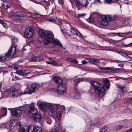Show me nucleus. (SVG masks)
Returning a JSON list of instances; mask_svg holds the SVG:
<instances>
[{"instance_id": "nucleus-47", "label": "nucleus", "mask_w": 132, "mask_h": 132, "mask_svg": "<svg viewBox=\"0 0 132 132\" xmlns=\"http://www.w3.org/2000/svg\"><path fill=\"white\" fill-rule=\"evenodd\" d=\"M31 13L29 11H27L25 13V14H24L25 15H28V16H29L28 17H29L30 16H31Z\"/></svg>"}, {"instance_id": "nucleus-57", "label": "nucleus", "mask_w": 132, "mask_h": 132, "mask_svg": "<svg viewBox=\"0 0 132 132\" xmlns=\"http://www.w3.org/2000/svg\"><path fill=\"white\" fill-rule=\"evenodd\" d=\"M2 25L3 26V27L5 28H6V25L7 24L6 23H4L3 24H2Z\"/></svg>"}, {"instance_id": "nucleus-12", "label": "nucleus", "mask_w": 132, "mask_h": 132, "mask_svg": "<svg viewBox=\"0 0 132 132\" xmlns=\"http://www.w3.org/2000/svg\"><path fill=\"white\" fill-rule=\"evenodd\" d=\"M7 114V108H3L0 109V119L6 116Z\"/></svg>"}, {"instance_id": "nucleus-33", "label": "nucleus", "mask_w": 132, "mask_h": 132, "mask_svg": "<svg viewBox=\"0 0 132 132\" xmlns=\"http://www.w3.org/2000/svg\"><path fill=\"white\" fill-rule=\"evenodd\" d=\"M99 60L98 59H89V61L91 63L95 64L98 63Z\"/></svg>"}, {"instance_id": "nucleus-50", "label": "nucleus", "mask_w": 132, "mask_h": 132, "mask_svg": "<svg viewBox=\"0 0 132 132\" xmlns=\"http://www.w3.org/2000/svg\"><path fill=\"white\" fill-rule=\"evenodd\" d=\"M59 109L61 111H63L65 110L64 106L63 105L61 106L60 105V107L59 108Z\"/></svg>"}, {"instance_id": "nucleus-60", "label": "nucleus", "mask_w": 132, "mask_h": 132, "mask_svg": "<svg viewBox=\"0 0 132 132\" xmlns=\"http://www.w3.org/2000/svg\"><path fill=\"white\" fill-rule=\"evenodd\" d=\"M61 31L62 32H65V33H66L67 31L66 30H65V29H61Z\"/></svg>"}, {"instance_id": "nucleus-14", "label": "nucleus", "mask_w": 132, "mask_h": 132, "mask_svg": "<svg viewBox=\"0 0 132 132\" xmlns=\"http://www.w3.org/2000/svg\"><path fill=\"white\" fill-rule=\"evenodd\" d=\"M99 23L101 25L104 26H107L108 24V22L106 19H103L100 20L98 21Z\"/></svg>"}, {"instance_id": "nucleus-11", "label": "nucleus", "mask_w": 132, "mask_h": 132, "mask_svg": "<svg viewBox=\"0 0 132 132\" xmlns=\"http://www.w3.org/2000/svg\"><path fill=\"white\" fill-rule=\"evenodd\" d=\"M51 113H48L47 112H46L44 113V117L46 119V121L47 123L50 124L51 123V119L50 117V116L52 114Z\"/></svg>"}, {"instance_id": "nucleus-37", "label": "nucleus", "mask_w": 132, "mask_h": 132, "mask_svg": "<svg viewBox=\"0 0 132 132\" xmlns=\"http://www.w3.org/2000/svg\"><path fill=\"white\" fill-rule=\"evenodd\" d=\"M19 126L20 127V128L19 129V130L18 132H25V128L23 127H21L19 123Z\"/></svg>"}, {"instance_id": "nucleus-25", "label": "nucleus", "mask_w": 132, "mask_h": 132, "mask_svg": "<svg viewBox=\"0 0 132 132\" xmlns=\"http://www.w3.org/2000/svg\"><path fill=\"white\" fill-rule=\"evenodd\" d=\"M52 43H53L54 45H57L61 47L62 48H63V46L62 44L57 39L53 40V39Z\"/></svg>"}, {"instance_id": "nucleus-28", "label": "nucleus", "mask_w": 132, "mask_h": 132, "mask_svg": "<svg viewBox=\"0 0 132 132\" xmlns=\"http://www.w3.org/2000/svg\"><path fill=\"white\" fill-rule=\"evenodd\" d=\"M80 96V93L78 91H75L74 93V97L75 98H79Z\"/></svg>"}, {"instance_id": "nucleus-23", "label": "nucleus", "mask_w": 132, "mask_h": 132, "mask_svg": "<svg viewBox=\"0 0 132 132\" xmlns=\"http://www.w3.org/2000/svg\"><path fill=\"white\" fill-rule=\"evenodd\" d=\"M89 4L87 0H82L81 1V9L83 7H86Z\"/></svg>"}, {"instance_id": "nucleus-7", "label": "nucleus", "mask_w": 132, "mask_h": 132, "mask_svg": "<svg viewBox=\"0 0 132 132\" xmlns=\"http://www.w3.org/2000/svg\"><path fill=\"white\" fill-rule=\"evenodd\" d=\"M34 30L32 28L28 27L24 33V37L27 38H30L32 37L34 33Z\"/></svg>"}, {"instance_id": "nucleus-35", "label": "nucleus", "mask_w": 132, "mask_h": 132, "mask_svg": "<svg viewBox=\"0 0 132 132\" xmlns=\"http://www.w3.org/2000/svg\"><path fill=\"white\" fill-rule=\"evenodd\" d=\"M52 106L53 107L52 109H54L56 110L59 109V108L60 107V105L59 104H55L53 105H52Z\"/></svg>"}, {"instance_id": "nucleus-9", "label": "nucleus", "mask_w": 132, "mask_h": 132, "mask_svg": "<svg viewBox=\"0 0 132 132\" xmlns=\"http://www.w3.org/2000/svg\"><path fill=\"white\" fill-rule=\"evenodd\" d=\"M8 110H10L13 116L14 117H18L21 116L22 114L21 111L19 109H14L13 111V109L9 108Z\"/></svg>"}, {"instance_id": "nucleus-18", "label": "nucleus", "mask_w": 132, "mask_h": 132, "mask_svg": "<svg viewBox=\"0 0 132 132\" xmlns=\"http://www.w3.org/2000/svg\"><path fill=\"white\" fill-rule=\"evenodd\" d=\"M103 82L106 88L107 89H108L110 87L109 80L106 78H104Z\"/></svg>"}, {"instance_id": "nucleus-59", "label": "nucleus", "mask_w": 132, "mask_h": 132, "mask_svg": "<svg viewBox=\"0 0 132 132\" xmlns=\"http://www.w3.org/2000/svg\"><path fill=\"white\" fill-rule=\"evenodd\" d=\"M82 63L83 64H85L87 63V61H86L85 60H83L81 61Z\"/></svg>"}, {"instance_id": "nucleus-36", "label": "nucleus", "mask_w": 132, "mask_h": 132, "mask_svg": "<svg viewBox=\"0 0 132 132\" xmlns=\"http://www.w3.org/2000/svg\"><path fill=\"white\" fill-rule=\"evenodd\" d=\"M23 70H19L16 71V73L19 75H21L23 76Z\"/></svg>"}, {"instance_id": "nucleus-6", "label": "nucleus", "mask_w": 132, "mask_h": 132, "mask_svg": "<svg viewBox=\"0 0 132 132\" xmlns=\"http://www.w3.org/2000/svg\"><path fill=\"white\" fill-rule=\"evenodd\" d=\"M37 109L33 105L30 106L29 108V111L28 113V117L30 118L37 114Z\"/></svg>"}, {"instance_id": "nucleus-1", "label": "nucleus", "mask_w": 132, "mask_h": 132, "mask_svg": "<svg viewBox=\"0 0 132 132\" xmlns=\"http://www.w3.org/2000/svg\"><path fill=\"white\" fill-rule=\"evenodd\" d=\"M39 34L45 45L52 43L54 38V35L51 31L40 30Z\"/></svg>"}, {"instance_id": "nucleus-8", "label": "nucleus", "mask_w": 132, "mask_h": 132, "mask_svg": "<svg viewBox=\"0 0 132 132\" xmlns=\"http://www.w3.org/2000/svg\"><path fill=\"white\" fill-rule=\"evenodd\" d=\"M66 87L64 84H61L57 87L56 89V92L60 95H62L66 92Z\"/></svg>"}, {"instance_id": "nucleus-26", "label": "nucleus", "mask_w": 132, "mask_h": 132, "mask_svg": "<svg viewBox=\"0 0 132 132\" xmlns=\"http://www.w3.org/2000/svg\"><path fill=\"white\" fill-rule=\"evenodd\" d=\"M35 127L33 126H29L27 128V132H34Z\"/></svg>"}, {"instance_id": "nucleus-39", "label": "nucleus", "mask_w": 132, "mask_h": 132, "mask_svg": "<svg viewBox=\"0 0 132 132\" xmlns=\"http://www.w3.org/2000/svg\"><path fill=\"white\" fill-rule=\"evenodd\" d=\"M56 116L58 118H60L62 116V115L60 112H56L55 114Z\"/></svg>"}, {"instance_id": "nucleus-42", "label": "nucleus", "mask_w": 132, "mask_h": 132, "mask_svg": "<svg viewBox=\"0 0 132 132\" xmlns=\"http://www.w3.org/2000/svg\"><path fill=\"white\" fill-rule=\"evenodd\" d=\"M36 56H34L32 57H31L29 60L30 62L36 61Z\"/></svg>"}, {"instance_id": "nucleus-31", "label": "nucleus", "mask_w": 132, "mask_h": 132, "mask_svg": "<svg viewBox=\"0 0 132 132\" xmlns=\"http://www.w3.org/2000/svg\"><path fill=\"white\" fill-rule=\"evenodd\" d=\"M99 68L102 70H115V68L112 67H99Z\"/></svg>"}, {"instance_id": "nucleus-29", "label": "nucleus", "mask_w": 132, "mask_h": 132, "mask_svg": "<svg viewBox=\"0 0 132 132\" xmlns=\"http://www.w3.org/2000/svg\"><path fill=\"white\" fill-rule=\"evenodd\" d=\"M117 87L119 88L122 92H125L127 91L126 88L125 87L118 85Z\"/></svg>"}, {"instance_id": "nucleus-56", "label": "nucleus", "mask_w": 132, "mask_h": 132, "mask_svg": "<svg viewBox=\"0 0 132 132\" xmlns=\"http://www.w3.org/2000/svg\"><path fill=\"white\" fill-rule=\"evenodd\" d=\"M46 63L47 64H50L52 65V61H46Z\"/></svg>"}, {"instance_id": "nucleus-63", "label": "nucleus", "mask_w": 132, "mask_h": 132, "mask_svg": "<svg viewBox=\"0 0 132 132\" xmlns=\"http://www.w3.org/2000/svg\"><path fill=\"white\" fill-rule=\"evenodd\" d=\"M51 132H59L57 130L55 129H53L52 130Z\"/></svg>"}, {"instance_id": "nucleus-24", "label": "nucleus", "mask_w": 132, "mask_h": 132, "mask_svg": "<svg viewBox=\"0 0 132 132\" xmlns=\"http://www.w3.org/2000/svg\"><path fill=\"white\" fill-rule=\"evenodd\" d=\"M76 6L77 7L78 10H79L81 9V3H80L78 0H74ZM74 1V0H73Z\"/></svg>"}, {"instance_id": "nucleus-21", "label": "nucleus", "mask_w": 132, "mask_h": 132, "mask_svg": "<svg viewBox=\"0 0 132 132\" xmlns=\"http://www.w3.org/2000/svg\"><path fill=\"white\" fill-rule=\"evenodd\" d=\"M116 52L128 59H132L131 57L128 56V54L120 51H116Z\"/></svg>"}, {"instance_id": "nucleus-52", "label": "nucleus", "mask_w": 132, "mask_h": 132, "mask_svg": "<svg viewBox=\"0 0 132 132\" xmlns=\"http://www.w3.org/2000/svg\"><path fill=\"white\" fill-rule=\"evenodd\" d=\"M36 61H41V57L39 56H36Z\"/></svg>"}, {"instance_id": "nucleus-40", "label": "nucleus", "mask_w": 132, "mask_h": 132, "mask_svg": "<svg viewBox=\"0 0 132 132\" xmlns=\"http://www.w3.org/2000/svg\"><path fill=\"white\" fill-rule=\"evenodd\" d=\"M52 65L55 66H59L60 65L56 61L53 60H52Z\"/></svg>"}, {"instance_id": "nucleus-49", "label": "nucleus", "mask_w": 132, "mask_h": 132, "mask_svg": "<svg viewBox=\"0 0 132 132\" xmlns=\"http://www.w3.org/2000/svg\"><path fill=\"white\" fill-rule=\"evenodd\" d=\"M86 14H78L77 17V18L78 17H82L84 16Z\"/></svg>"}, {"instance_id": "nucleus-61", "label": "nucleus", "mask_w": 132, "mask_h": 132, "mask_svg": "<svg viewBox=\"0 0 132 132\" xmlns=\"http://www.w3.org/2000/svg\"><path fill=\"white\" fill-rule=\"evenodd\" d=\"M5 35L4 33L2 32H0V36H4Z\"/></svg>"}, {"instance_id": "nucleus-17", "label": "nucleus", "mask_w": 132, "mask_h": 132, "mask_svg": "<svg viewBox=\"0 0 132 132\" xmlns=\"http://www.w3.org/2000/svg\"><path fill=\"white\" fill-rule=\"evenodd\" d=\"M53 79L55 82L59 85L61 84L62 82V80L59 77H55L53 78Z\"/></svg>"}, {"instance_id": "nucleus-5", "label": "nucleus", "mask_w": 132, "mask_h": 132, "mask_svg": "<svg viewBox=\"0 0 132 132\" xmlns=\"http://www.w3.org/2000/svg\"><path fill=\"white\" fill-rule=\"evenodd\" d=\"M16 50L15 46L14 45L12 46L9 49L8 52L5 53L9 59H11L16 56Z\"/></svg>"}, {"instance_id": "nucleus-19", "label": "nucleus", "mask_w": 132, "mask_h": 132, "mask_svg": "<svg viewBox=\"0 0 132 132\" xmlns=\"http://www.w3.org/2000/svg\"><path fill=\"white\" fill-rule=\"evenodd\" d=\"M42 116L38 114H36L34 117H32L34 120L38 121L42 119Z\"/></svg>"}, {"instance_id": "nucleus-30", "label": "nucleus", "mask_w": 132, "mask_h": 132, "mask_svg": "<svg viewBox=\"0 0 132 132\" xmlns=\"http://www.w3.org/2000/svg\"><path fill=\"white\" fill-rule=\"evenodd\" d=\"M32 91L31 88L29 89L28 87H27L26 88L25 90L24 94H31L32 93H33Z\"/></svg>"}, {"instance_id": "nucleus-22", "label": "nucleus", "mask_w": 132, "mask_h": 132, "mask_svg": "<svg viewBox=\"0 0 132 132\" xmlns=\"http://www.w3.org/2000/svg\"><path fill=\"white\" fill-rule=\"evenodd\" d=\"M123 127V125H119L115 126L113 127V130L114 131H117L122 129Z\"/></svg>"}, {"instance_id": "nucleus-44", "label": "nucleus", "mask_w": 132, "mask_h": 132, "mask_svg": "<svg viewBox=\"0 0 132 132\" xmlns=\"http://www.w3.org/2000/svg\"><path fill=\"white\" fill-rule=\"evenodd\" d=\"M107 4H111L113 3L114 0H105Z\"/></svg>"}, {"instance_id": "nucleus-45", "label": "nucleus", "mask_w": 132, "mask_h": 132, "mask_svg": "<svg viewBox=\"0 0 132 132\" xmlns=\"http://www.w3.org/2000/svg\"><path fill=\"white\" fill-rule=\"evenodd\" d=\"M78 61L76 60L75 59L73 58H72V61H71V63H78Z\"/></svg>"}, {"instance_id": "nucleus-4", "label": "nucleus", "mask_w": 132, "mask_h": 132, "mask_svg": "<svg viewBox=\"0 0 132 132\" xmlns=\"http://www.w3.org/2000/svg\"><path fill=\"white\" fill-rule=\"evenodd\" d=\"M40 108L41 110L44 112V113L47 112L48 113H51L53 107L51 104L47 103H42L39 104Z\"/></svg>"}, {"instance_id": "nucleus-41", "label": "nucleus", "mask_w": 132, "mask_h": 132, "mask_svg": "<svg viewBox=\"0 0 132 132\" xmlns=\"http://www.w3.org/2000/svg\"><path fill=\"white\" fill-rule=\"evenodd\" d=\"M11 41L12 43L13 44L17 43L18 42V40L17 38L15 37H14L13 38H12Z\"/></svg>"}, {"instance_id": "nucleus-53", "label": "nucleus", "mask_w": 132, "mask_h": 132, "mask_svg": "<svg viewBox=\"0 0 132 132\" xmlns=\"http://www.w3.org/2000/svg\"><path fill=\"white\" fill-rule=\"evenodd\" d=\"M78 87H77V85H75V84H74V89L75 91H78Z\"/></svg>"}, {"instance_id": "nucleus-10", "label": "nucleus", "mask_w": 132, "mask_h": 132, "mask_svg": "<svg viewBox=\"0 0 132 132\" xmlns=\"http://www.w3.org/2000/svg\"><path fill=\"white\" fill-rule=\"evenodd\" d=\"M70 29V31L71 33L73 34H75L80 37H81L82 36V35L80 32L77 29L71 25Z\"/></svg>"}, {"instance_id": "nucleus-15", "label": "nucleus", "mask_w": 132, "mask_h": 132, "mask_svg": "<svg viewBox=\"0 0 132 132\" xmlns=\"http://www.w3.org/2000/svg\"><path fill=\"white\" fill-rule=\"evenodd\" d=\"M15 14L16 17L17 18H25L26 17L29 16L28 15H25L22 12H17L15 13Z\"/></svg>"}, {"instance_id": "nucleus-20", "label": "nucleus", "mask_w": 132, "mask_h": 132, "mask_svg": "<svg viewBox=\"0 0 132 132\" xmlns=\"http://www.w3.org/2000/svg\"><path fill=\"white\" fill-rule=\"evenodd\" d=\"M85 80L86 79L83 78L76 79L74 80L73 81L74 84H75V85H77L81 81H85Z\"/></svg>"}, {"instance_id": "nucleus-16", "label": "nucleus", "mask_w": 132, "mask_h": 132, "mask_svg": "<svg viewBox=\"0 0 132 132\" xmlns=\"http://www.w3.org/2000/svg\"><path fill=\"white\" fill-rule=\"evenodd\" d=\"M39 85L38 84L35 83H33L31 85V90L33 93L36 89H38L39 87Z\"/></svg>"}, {"instance_id": "nucleus-32", "label": "nucleus", "mask_w": 132, "mask_h": 132, "mask_svg": "<svg viewBox=\"0 0 132 132\" xmlns=\"http://www.w3.org/2000/svg\"><path fill=\"white\" fill-rule=\"evenodd\" d=\"M34 132H43L41 128L37 126L35 127Z\"/></svg>"}, {"instance_id": "nucleus-3", "label": "nucleus", "mask_w": 132, "mask_h": 132, "mask_svg": "<svg viewBox=\"0 0 132 132\" xmlns=\"http://www.w3.org/2000/svg\"><path fill=\"white\" fill-rule=\"evenodd\" d=\"M90 83L94 90L96 91L98 96L100 98H102L105 94V88L102 85L97 81H92Z\"/></svg>"}, {"instance_id": "nucleus-2", "label": "nucleus", "mask_w": 132, "mask_h": 132, "mask_svg": "<svg viewBox=\"0 0 132 132\" xmlns=\"http://www.w3.org/2000/svg\"><path fill=\"white\" fill-rule=\"evenodd\" d=\"M22 93L20 92L19 90L15 89L13 87H11L5 90L2 93L0 92V98L2 96L6 97L10 96L12 97H15L22 94Z\"/></svg>"}, {"instance_id": "nucleus-38", "label": "nucleus", "mask_w": 132, "mask_h": 132, "mask_svg": "<svg viewBox=\"0 0 132 132\" xmlns=\"http://www.w3.org/2000/svg\"><path fill=\"white\" fill-rule=\"evenodd\" d=\"M7 57V56L5 54L3 56H0V61H2L4 60Z\"/></svg>"}, {"instance_id": "nucleus-34", "label": "nucleus", "mask_w": 132, "mask_h": 132, "mask_svg": "<svg viewBox=\"0 0 132 132\" xmlns=\"http://www.w3.org/2000/svg\"><path fill=\"white\" fill-rule=\"evenodd\" d=\"M30 72L31 71L30 70H24V71H23V76H27L30 73Z\"/></svg>"}, {"instance_id": "nucleus-55", "label": "nucleus", "mask_w": 132, "mask_h": 132, "mask_svg": "<svg viewBox=\"0 0 132 132\" xmlns=\"http://www.w3.org/2000/svg\"><path fill=\"white\" fill-rule=\"evenodd\" d=\"M58 2L60 4H62L63 3V0H58Z\"/></svg>"}, {"instance_id": "nucleus-27", "label": "nucleus", "mask_w": 132, "mask_h": 132, "mask_svg": "<svg viewBox=\"0 0 132 132\" xmlns=\"http://www.w3.org/2000/svg\"><path fill=\"white\" fill-rule=\"evenodd\" d=\"M9 17L10 18L13 20H15V18L16 17L15 16V13H14L12 12L8 14Z\"/></svg>"}, {"instance_id": "nucleus-58", "label": "nucleus", "mask_w": 132, "mask_h": 132, "mask_svg": "<svg viewBox=\"0 0 132 132\" xmlns=\"http://www.w3.org/2000/svg\"><path fill=\"white\" fill-rule=\"evenodd\" d=\"M67 60L68 61L71 62V61H72V58H67Z\"/></svg>"}, {"instance_id": "nucleus-62", "label": "nucleus", "mask_w": 132, "mask_h": 132, "mask_svg": "<svg viewBox=\"0 0 132 132\" xmlns=\"http://www.w3.org/2000/svg\"><path fill=\"white\" fill-rule=\"evenodd\" d=\"M4 23V22L3 20H2L0 19V23L1 24H3Z\"/></svg>"}, {"instance_id": "nucleus-46", "label": "nucleus", "mask_w": 132, "mask_h": 132, "mask_svg": "<svg viewBox=\"0 0 132 132\" xmlns=\"http://www.w3.org/2000/svg\"><path fill=\"white\" fill-rule=\"evenodd\" d=\"M116 33H115V32L109 33L108 34V36H115L116 35Z\"/></svg>"}, {"instance_id": "nucleus-64", "label": "nucleus", "mask_w": 132, "mask_h": 132, "mask_svg": "<svg viewBox=\"0 0 132 132\" xmlns=\"http://www.w3.org/2000/svg\"><path fill=\"white\" fill-rule=\"evenodd\" d=\"M62 24V22L61 21L58 22V24L59 25H61Z\"/></svg>"}, {"instance_id": "nucleus-54", "label": "nucleus", "mask_w": 132, "mask_h": 132, "mask_svg": "<svg viewBox=\"0 0 132 132\" xmlns=\"http://www.w3.org/2000/svg\"><path fill=\"white\" fill-rule=\"evenodd\" d=\"M130 33H132V32H126L125 33H123L124 35V36H126V35H127L128 34H130Z\"/></svg>"}, {"instance_id": "nucleus-43", "label": "nucleus", "mask_w": 132, "mask_h": 132, "mask_svg": "<svg viewBox=\"0 0 132 132\" xmlns=\"http://www.w3.org/2000/svg\"><path fill=\"white\" fill-rule=\"evenodd\" d=\"M116 35H118L119 37H123L124 36V35L123 33H116Z\"/></svg>"}, {"instance_id": "nucleus-51", "label": "nucleus", "mask_w": 132, "mask_h": 132, "mask_svg": "<svg viewBox=\"0 0 132 132\" xmlns=\"http://www.w3.org/2000/svg\"><path fill=\"white\" fill-rule=\"evenodd\" d=\"M100 132H107V130L105 128H102L100 130Z\"/></svg>"}, {"instance_id": "nucleus-48", "label": "nucleus", "mask_w": 132, "mask_h": 132, "mask_svg": "<svg viewBox=\"0 0 132 132\" xmlns=\"http://www.w3.org/2000/svg\"><path fill=\"white\" fill-rule=\"evenodd\" d=\"M19 65L18 64H15L14 65V69L17 70L18 69L19 67Z\"/></svg>"}, {"instance_id": "nucleus-13", "label": "nucleus", "mask_w": 132, "mask_h": 132, "mask_svg": "<svg viewBox=\"0 0 132 132\" xmlns=\"http://www.w3.org/2000/svg\"><path fill=\"white\" fill-rule=\"evenodd\" d=\"M102 18L103 19H106L107 20H109V21H112L116 19L115 16L111 15H103L102 16Z\"/></svg>"}]
</instances>
